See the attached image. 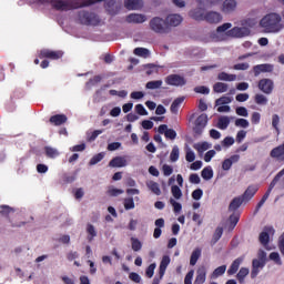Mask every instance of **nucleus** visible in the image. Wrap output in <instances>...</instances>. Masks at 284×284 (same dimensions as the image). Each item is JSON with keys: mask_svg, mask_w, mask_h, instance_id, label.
Wrapping results in <instances>:
<instances>
[{"mask_svg": "<svg viewBox=\"0 0 284 284\" xmlns=\"http://www.w3.org/2000/svg\"><path fill=\"white\" fill-rule=\"evenodd\" d=\"M103 0H42V3H49L54 10L68 12V10H79V8H88Z\"/></svg>", "mask_w": 284, "mask_h": 284, "instance_id": "1", "label": "nucleus"}, {"mask_svg": "<svg viewBox=\"0 0 284 284\" xmlns=\"http://www.w3.org/2000/svg\"><path fill=\"white\" fill-rule=\"evenodd\" d=\"M260 26L265 29V32L276 34L284 28L283 18L278 13H268L261 19Z\"/></svg>", "mask_w": 284, "mask_h": 284, "instance_id": "2", "label": "nucleus"}, {"mask_svg": "<svg viewBox=\"0 0 284 284\" xmlns=\"http://www.w3.org/2000/svg\"><path fill=\"white\" fill-rule=\"evenodd\" d=\"M277 183L280 185V190H284V168L271 181L267 191L265 192V194L262 196L261 201L256 205V209H255L256 212L261 210L262 205H265V201L270 199V195L272 194V191L274 190V187H276Z\"/></svg>", "mask_w": 284, "mask_h": 284, "instance_id": "3", "label": "nucleus"}, {"mask_svg": "<svg viewBox=\"0 0 284 284\" xmlns=\"http://www.w3.org/2000/svg\"><path fill=\"white\" fill-rule=\"evenodd\" d=\"M77 23L80 26H99L101 23V18L97 16V13L88 10L78 11Z\"/></svg>", "mask_w": 284, "mask_h": 284, "instance_id": "4", "label": "nucleus"}, {"mask_svg": "<svg viewBox=\"0 0 284 284\" xmlns=\"http://www.w3.org/2000/svg\"><path fill=\"white\" fill-rule=\"evenodd\" d=\"M150 29L156 34H168L170 32V24L161 17H154L149 22Z\"/></svg>", "mask_w": 284, "mask_h": 284, "instance_id": "5", "label": "nucleus"}, {"mask_svg": "<svg viewBox=\"0 0 284 284\" xmlns=\"http://www.w3.org/2000/svg\"><path fill=\"white\" fill-rule=\"evenodd\" d=\"M170 255H164L161 260L160 267H159V276L153 278L152 284H161L163 281V276H165V270H168V265H170Z\"/></svg>", "mask_w": 284, "mask_h": 284, "instance_id": "6", "label": "nucleus"}, {"mask_svg": "<svg viewBox=\"0 0 284 284\" xmlns=\"http://www.w3.org/2000/svg\"><path fill=\"white\" fill-rule=\"evenodd\" d=\"M207 125V114L202 113L199 115L195 120L193 132L196 136H201L203 134V131L205 130V126Z\"/></svg>", "mask_w": 284, "mask_h": 284, "instance_id": "7", "label": "nucleus"}, {"mask_svg": "<svg viewBox=\"0 0 284 284\" xmlns=\"http://www.w3.org/2000/svg\"><path fill=\"white\" fill-rule=\"evenodd\" d=\"M39 59H50L51 61H59L63 58V51H52L50 49H42L38 54Z\"/></svg>", "mask_w": 284, "mask_h": 284, "instance_id": "8", "label": "nucleus"}, {"mask_svg": "<svg viewBox=\"0 0 284 284\" xmlns=\"http://www.w3.org/2000/svg\"><path fill=\"white\" fill-rule=\"evenodd\" d=\"M166 85H173L175 88L183 87L187 81L183 75L170 74L164 79Z\"/></svg>", "mask_w": 284, "mask_h": 284, "instance_id": "9", "label": "nucleus"}, {"mask_svg": "<svg viewBox=\"0 0 284 284\" xmlns=\"http://www.w3.org/2000/svg\"><path fill=\"white\" fill-rule=\"evenodd\" d=\"M226 36L234 39H243V37L250 36V29L246 27H234L226 32Z\"/></svg>", "mask_w": 284, "mask_h": 284, "instance_id": "10", "label": "nucleus"}, {"mask_svg": "<svg viewBox=\"0 0 284 284\" xmlns=\"http://www.w3.org/2000/svg\"><path fill=\"white\" fill-rule=\"evenodd\" d=\"M258 90L264 94H272L274 92V81L272 79H262L257 84Z\"/></svg>", "mask_w": 284, "mask_h": 284, "instance_id": "11", "label": "nucleus"}, {"mask_svg": "<svg viewBox=\"0 0 284 284\" xmlns=\"http://www.w3.org/2000/svg\"><path fill=\"white\" fill-rule=\"evenodd\" d=\"M237 6L236 0H224L221 10L224 14H232V12L236 11Z\"/></svg>", "mask_w": 284, "mask_h": 284, "instance_id": "12", "label": "nucleus"}, {"mask_svg": "<svg viewBox=\"0 0 284 284\" xmlns=\"http://www.w3.org/2000/svg\"><path fill=\"white\" fill-rule=\"evenodd\" d=\"M159 134H164L165 139H170V141H174L176 139V131L174 129H168V124H161L158 128Z\"/></svg>", "mask_w": 284, "mask_h": 284, "instance_id": "13", "label": "nucleus"}, {"mask_svg": "<svg viewBox=\"0 0 284 284\" xmlns=\"http://www.w3.org/2000/svg\"><path fill=\"white\" fill-rule=\"evenodd\" d=\"M257 192H258V186L250 185V186H247L245 192L240 196L244 200L245 203H250V201H252V199H254V196Z\"/></svg>", "mask_w": 284, "mask_h": 284, "instance_id": "14", "label": "nucleus"}, {"mask_svg": "<svg viewBox=\"0 0 284 284\" xmlns=\"http://www.w3.org/2000/svg\"><path fill=\"white\" fill-rule=\"evenodd\" d=\"M204 21H206V23H221L223 16L216 11H209L204 14Z\"/></svg>", "mask_w": 284, "mask_h": 284, "instance_id": "15", "label": "nucleus"}, {"mask_svg": "<svg viewBox=\"0 0 284 284\" xmlns=\"http://www.w3.org/2000/svg\"><path fill=\"white\" fill-rule=\"evenodd\" d=\"M239 161H241V155L239 154L231 155L229 159H225L222 162V170L227 172L229 170L232 169V165H234V163H239Z\"/></svg>", "mask_w": 284, "mask_h": 284, "instance_id": "16", "label": "nucleus"}, {"mask_svg": "<svg viewBox=\"0 0 284 284\" xmlns=\"http://www.w3.org/2000/svg\"><path fill=\"white\" fill-rule=\"evenodd\" d=\"M270 234H274V227L265 226L264 231L260 233L258 241L262 245H267L270 243Z\"/></svg>", "mask_w": 284, "mask_h": 284, "instance_id": "17", "label": "nucleus"}, {"mask_svg": "<svg viewBox=\"0 0 284 284\" xmlns=\"http://www.w3.org/2000/svg\"><path fill=\"white\" fill-rule=\"evenodd\" d=\"M126 23H145L148 21V18L145 14L141 13H130L125 18Z\"/></svg>", "mask_w": 284, "mask_h": 284, "instance_id": "18", "label": "nucleus"}, {"mask_svg": "<svg viewBox=\"0 0 284 284\" xmlns=\"http://www.w3.org/2000/svg\"><path fill=\"white\" fill-rule=\"evenodd\" d=\"M265 267V262H262L261 260H253L252 262V271H251V278H256L258 276V273L261 270Z\"/></svg>", "mask_w": 284, "mask_h": 284, "instance_id": "19", "label": "nucleus"}, {"mask_svg": "<svg viewBox=\"0 0 284 284\" xmlns=\"http://www.w3.org/2000/svg\"><path fill=\"white\" fill-rule=\"evenodd\" d=\"M165 20L169 28H176V26H181V23H183V17L176 13L168 16Z\"/></svg>", "mask_w": 284, "mask_h": 284, "instance_id": "20", "label": "nucleus"}, {"mask_svg": "<svg viewBox=\"0 0 284 284\" xmlns=\"http://www.w3.org/2000/svg\"><path fill=\"white\" fill-rule=\"evenodd\" d=\"M271 159H276V161H284V143L280 144L278 146H275L270 152Z\"/></svg>", "mask_w": 284, "mask_h": 284, "instance_id": "21", "label": "nucleus"}, {"mask_svg": "<svg viewBox=\"0 0 284 284\" xmlns=\"http://www.w3.org/2000/svg\"><path fill=\"white\" fill-rule=\"evenodd\" d=\"M253 72L255 77H258L261 72H274V64H268V63L257 64L253 67Z\"/></svg>", "mask_w": 284, "mask_h": 284, "instance_id": "22", "label": "nucleus"}, {"mask_svg": "<svg viewBox=\"0 0 284 284\" xmlns=\"http://www.w3.org/2000/svg\"><path fill=\"white\" fill-rule=\"evenodd\" d=\"M49 123H51V125H55V126L63 125L64 123H68V115H65V114L52 115L49 119Z\"/></svg>", "mask_w": 284, "mask_h": 284, "instance_id": "23", "label": "nucleus"}, {"mask_svg": "<svg viewBox=\"0 0 284 284\" xmlns=\"http://www.w3.org/2000/svg\"><path fill=\"white\" fill-rule=\"evenodd\" d=\"M207 278V268L205 266L199 267L196 271V277L193 284H203Z\"/></svg>", "mask_w": 284, "mask_h": 284, "instance_id": "24", "label": "nucleus"}, {"mask_svg": "<svg viewBox=\"0 0 284 284\" xmlns=\"http://www.w3.org/2000/svg\"><path fill=\"white\" fill-rule=\"evenodd\" d=\"M128 160L124 156H115L109 162V168H125Z\"/></svg>", "mask_w": 284, "mask_h": 284, "instance_id": "25", "label": "nucleus"}, {"mask_svg": "<svg viewBox=\"0 0 284 284\" xmlns=\"http://www.w3.org/2000/svg\"><path fill=\"white\" fill-rule=\"evenodd\" d=\"M244 258L243 257H237L235 258L230 268L227 270V275L229 276H234V274H236V272H239V267H241V263H243Z\"/></svg>", "mask_w": 284, "mask_h": 284, "instance_id": "26", "label": "nucleus"}, {"mask_svg": "<svg viewBox=\"0 0 284 284\" xmlns=\"http://www.w3.org/2000/svg\"><path fill=\"white\" fill-rule=\"evenodd\" d=\"M105 10L111 17H114L119 14L120 8L119 6H116V2H114L113 0H109L105 2Z\"/></svg>", "mask_w": 284, "mask_h": 284, "instance_id": "27", "label": "nucleus"}, {"mask_svg": "<svg viewBox=\"0 0 284 284\" xmlns=\"http://www.w3.org/2000/svg\"><path fill=\"white\" fill-rule=\"evenodd\" d=\"M189 17L191 19H194L195 21H204L205 20V13H203V9L196 8L189 12Z\"/></svg>", "mask_w": 284, "mask_h": 284, "instance_id": "28", "label": "nucleus"}, {"mask_svg": "<svg viewBox=\"0 0 284 284\" xmlns=\"http://www.w3.org/2000/svg\"><path fill=\"white\" fill-rule=\"evenodd\" d=\"M243 203L245 202L241 195L234 197L229 205V212H236V210H239Z\"/></svg>", "mask_w": 284, "mask_h": 284, "instance_id": "29", "label": "nucleus"}, {"mask_svg": "<svg viewBox=\"0 0 284 284\" xmlns=\"http://www.w3.org/2000/svg\"><path fill=\"white\" fill-rule=\"evenodd\" d=\"M183 101H185V98L180 97L172 102L170 108V111L172 112V114H179V108H181V103H183Z\"/></svg>", "mask_w": 284, "mask_h": 284, "instance_id": "30", "label": "nucleus"}, {"mask_svg": "<svg viewBox=\"0 0 284 284\" xmlns=\"http://www.w3.org/2000/svg\"><path fill=\"white\" fill-rule=\"evenodd\" d=\"M124 8L126 10H139L141 8V0H125Z\"/></svg>", "mask_w": 284, "mask_h": 284, "instance_id": "31", "label": "nucleus"}, {"mask_svg": "<svg viewBox=\"0 0 284 284\" xmlns=\"http://www.w3.org/2000/svg\"><path fill=\"white\" fill-rule=\"evenodd\" d=\"M44 154L48 156V159H57L61 155L59 150L52 148V146H44Z\"/></svg>", "mask_w": 284, "mask_h": 284, "instance_id": "32", "label": "nucleus"}, {"mask_svg": "<svg viewBox=\"0 0 284 284\" xmlns=\"http://www.w3.org/2000/svg\"><path fill=\"white\" fill-rule=\"evenodd\" d=\"M221 236H223V226H217L213 233L211 245H216L221 241Z\"/></svg>", "mask_w": 284, "mask_h": 284, "instance_id": "33", "label": "nucleus"}, {"mask_svg": "<svg viewBox=\"0 0 284 284\" xmlns=\"http://www.w3.org/2000/svg\"><path fill=\"white\" fill-rule=\"evenodd\" d=\"M201 248H194L190 257V265L194 266L196 263H199V260L201 258Z\"/></svg>", "mask_w": 284, "mask_h": 284, "instance_id": "34", "label": "nucleus"}, {"mask_svg": "<svg viewBox=\"0 0 284 284\" xmlns=\"http://www.w3.org/2000/svg\"><path fill=\"white\" fill-rule=\"evenodd\" d=\"M133 54H135V57H142V59H148V57H150V50L138 47L133 50Z\"/></svg>", "mask_w": 284, "mask_h": 284, "instance_id": "35", "label": "nucleus"}, {"mask_svg": "<svg viewBox=\"0 0 284 284\" xmlns=\"http://www.w3.org/2000/svg\"><path fill=\"white\" fill-rule=\"evenodd\" d=\"M227 84L226 83H223V82H216L214 85H213V91L216 93V94H223V92H227Z\"/></svg>", "mask_w": 284, "mask_h": 284, "instance_id": "36", "label": "nucleus"}, {"mask_svg": "<svg viewBox=\"0 0 284 284\" xmlns=\"http://www.w3.org/2000/svg\"><path fill=\"white\" fill-rule=\"evenodd\" d=\"M226 271L227 265H221L212 272L211 278H219V276H223V274H225Z\"/></svg>", "mask_w": 284, "mask_h": 284, "instance_id": "37", "label": "nucleus"}, {"mask_svg": "<svg viewBox=\"0 0 284 284\" xmlns=\"http://www.w3.org/2000/svg\"><path fill=\"white\" fill-rule=\"evenodd\" d=\"M219 81H236V74H230L227 72H220L217 74Z\"/></svg>", "mask_w": 284, "mask_h": 284, "instance_id": "38", "label": "nucleus"}, {"mask_svg": "<svg viewBox=\"0 0 284 284\" xmlns=\"http://www.w3.org/2000/svg\"><path fill=\"white\" fill-rule=\"evenodd\" d=\"M201 176L202 179H204V181H210L214 176V171L212 170V168L206 166L202 170Z\"/></svg>", "mask_w": 284, "mask_h": 284, "instance_id": "39", "label": "nucleus"}, {"mask_svg": "<svg viewBox=\"0 0 284 284\" xmlns=\"http://www.w3.org/2000/svg\"><path fill=\"white\" fill-rule=\"evenodd\" d=\"M87 233L89 234L88 235L89 243H92V241H94V239L97 236V229H94V225L88 224L87 225Z\"/></svg>", "mask_w": 284, "mask_h": 284, "instance_id": "40", "label": "nucleus"}, {"mask_svg": "<svg viewBox=\"0 0 284 284\" xmlns=\"http://www.w3.org/2000/svg\"><path fill=\"white\" fill-rule=\"evenodd\" d=\"M146 185L149 190L153 192V194H155L156 196H161V186H159V183L151 181Z\"/></svg>", "mask_w": 284, "mask_h": 284, "instance_id": "41", "label": "nucleus"}, {"mask_svg": "<svg viewBox=\"0 0 284 284\" xmlns=\"http://www.w3.org/2000/svg\"><path fill=\"white\" fill-rule=\"evenodd\" d=\"M241 216L239 214H232L229 217L230 221V226H229V231L232 232V230H234V227H236V225H239V221H240Z\"/></svg>", "mask_w": 284, "mask_h": 284, "instance_id": "42", "label": "nucleus"}, {"mask_svg": "<svg viewBox=\"0 0 284 284\" xmlns=\"http://www.w3.org/2000/svg\"><path fill=\"white\" fill-rule=\"evenodd\" d=\"M230 125V118L229 116H222L217 121V128L220 130H227Z\"/></svg>", "mask_w": 284, "mask_h": 284, "instance_id": "43", "label": "nucleus"}, {"mask_svg": "<svg viewBox=\"0 0 284 284\" xmlns=\"http://www.w3.org/2000/svg\"><path fill=\"white\" fill-rule=\"evenodd\" d=\"M163 85V80L149 81L145 85L146 90H159Z\"/></svg>", "mask_w": 284, "mask_h": 284, "instance_id": "44", "label": "nucleus"}, {"mask_svg": "<svg viewBox=\"0 0 284 284\" xmlns=\"http://www.w3.org/2000/svg\"><path fill=\"white\" fill-rule=\"evenodd\" d=\"M247 274H250V270L247 267H242L236 275L239 283H245V276H247Z\"/></svg>", "mask_w": 284, "mask_h": 284, "instance_id": "45", "label": "nucleus"}, {"mask_svg": "<svg viewBox=\"0 0 284 284\" xmlns=\"http://www.w3.org/2000/svg\"><path fill=\"white\" fill-rule=\"evenodd\" d=\"M131 247L133 252H141L143 243H141L140 240L136 237H131Z\"/></svg>", "mask_w": 284, "mask_h": 284, "instance_id": "46", "label": "nucleus"}, {"mask_svg": "<svg viewBox=\"0 0 284 284\" xmlns=\"http://www.w3.org/2000/svg\"><path fill=\"white\" fill-rule=\"evenodd\" d=\"M254 101L256 105H267V97H265L264 94H261V93L255 94Z\"/></svg>", "mask_w": 284, "mask_h": 284, "instance_id": "47", "label": "nucleus"}, {"mask_svg": "<svg viewBox=\"0 0 284 284\" xmlns=\"http://www.w3.org/2000/svg\"><path fill=\"white\" fill-rule=\"evenodd\" d=\"M105 158V153H98L92 156V159L89 162V165H97V163H101L103 159Z\"/></svg>", "mask_w": 284, "mask_h": 284, "instance_id": "48", "label": "nucleus"}, {"mask_svg": "<svg viewBox=\"0 0 284 284\" xmlns=\"http://www.w3.org/2000/svg\"><path fill=\"white\" fill-rule=\"evenodd\" d=\"M278 123H281V118L278 116V114H273L272 115V128L275 129L277 134H281V129L278 128Z\"/></svg>", "mask_w": 284, "mask_h": 284, "instance_id": "49", "label": "nucleus"}, {"mask_svg": "<svg viewBox=\"0 0 284 284\" xmlns=\"http://www.w3.org/2000/svg\"><path fill=\"white\" fill-rule=\"evenodd\" d=\"M11 212H14V209H12L9 205H0V214L1 216H10Z\"/></svg>", "mask_w": 284, "mask_h": 284, "instance_id": "50", "label": "nucleus"}, {"mask_svg": "<svg viewBox=\"0 0 284 284\" xmlns=\"http://www.w3.org/2000/svg\"><path fill=\"white\" fill-rule=\"evenodd\" d=\"M179 155H180L179 148L174 145L170 154V161H172V163H176Z\"/></svg>", "mask_w": 284, "mask_h": 284, "instance_id": "51", "label": "nucleus"}, {"mask_svg": "<svg viewBox=\"0 0 284 284\" xmlns=\"http://www.w3.org/2000/svg\"><path fill=\"white\" fill-rule=\"evenodd\" d=\"M171 193L174 196V199L179 200L181 199V196H183V192L181 191V187H179L178 185H173L171 187Z\"/></svg>", "mask_w": 284, "mask_h": 284, "instance_id": "52", "label": "nucleus"}, {"mask_svg": "<svg viewBox=\"0 0 284 284\" xmlns=\"http://www.w3.org/2000/svg\"><path fill=\"white\" fill-rule=\"evenodd\" d=\"M194 149L197 150V152H205L210 150V143L202 142V143L194 144Z\"/></svg>", "mask_w": 284, "mask_h": 284, "instance_id": "53", "label": "nucleus"}, {"mask_svg": "<svg viewBox=\"0 0 284 284\" xmlns=\"http://www.w3.org/2000/svg\"><path fill=\"white\" fill-rule=\"evenodd\" d=\"M216 105H227L230 103H232V98L230 97H221L215 101Z\"/></svg>", "mask_w": 284, "mask_h": 284, "instance_id": "54", "label": "nucleus"}, {"mask_svg": "<svg viewBox=\"0 0 284 284\" xmlns=\"http://www.w3.org/2000/svg\"><path fill=\"white\" fill-rule=\"evenodd\" d=\"M235 125L236 128H250V121L243 119V118H239L235 120Z\"/></svg>", "mask_w": 284, "mask_h": 284, "instance_id": "55", "label": "nucleus"}, {"mask_svg": "<svg viewBox=\"0 0 284 284\" xmlns=\"http://www.w3.org/2000/svg\"><path fill=\"white\" fill-rule=\"evenodd\" d=\"M270 260L274 261L276 265H283V262L281 261V255L277 252H272L270 254Z\"/></svg>", "mask_w": 284, "mask_h": 284, "instance_id": "56", "label": "nucleus"}, {"mask_svg": "<svg viewBox=\"0 0 284 284\" xmlns=\"http://www.w3.org/2000/svg\"><path fill=\"white\" fill-rule=\"evenodd\" d=\"M124 210H134V199L133 197L124 199Z\"/></svg>", "mask_w": 284, "mask_h": 284, "instance_id": "57", "label": "nucleus"}, {"mask_svg": "<svg viewBox=\"0 0 284 284\" xmlns=\"http://www.w3.org/2000/svg\"><path fill=\"white\" fill-rule=\"evenodd\" d=\"M194 92H196V94H210V88L205 85L195 87Z\"/></svg>", "mask_w": 284, "mask_h": 284, "instance_id": "58", "label": "nucleus"}, {"mask_svg": "<svg viewBox=\"0 0 284 284\" xmlns=\"http://www.w3.org/2000/svg\"><path fill=\"white\" fill-rule=\"evenodd\" d=\"M154 270H156V264L152 263L148 266L145 274L148 276V278H152V276H154Z\"/></svg>", "mask_w": 284, "mask_h": 284, "instance_id": "59", "label": "nucleus"}, {"mask_svg": "<svg viewBox=\"0 0 284 284\" xmlns=\"http://www.w3.org/2000/svg\"><path fill=\"white\" fill-rule=\"evenodd\" d=\"M235 112L237 114V116H248L250 113L247 112V109L245 106H237L235 109Z\"/></svg>", "mask_w": 284, "mask_h": 284, "instance_id": "60", "label": "nucleus"}, {"mask_svg": "<svg viewBox=\"0 0 284 284\" xmlns=\"http://www.w3.org/2000/svg\"><path fill=\"white\" fill-rule=\"evenodd\" d=\"M233 70H250V63L242 62L233 65Z\"/></svg>", "mask_w": 284, "mask_h": 284, "instance_id": "61", "label": "nucleus"}, {"mask_svg": "<svg viewBox=\"0 0 284 284\" xmlns=\"http://www.w3.org/2000/svg\"><path fill=\"white\" fill-rule=\"evenodd\" d=\"M233 143H234V138H232V136H226V138H224V140L222 141V148H230V146H232Z\"/></svg>", "mask_w": 284, "mask_h": 284, "instance_id": "62", "label": "nucleus"}, {"mask_svg": "<svg viewBox=\"0 0 284 284\" xmlns=\"http://www.w3.org/2000/svg\"><path fill=\"white\" fill-rule=\"evenodd\" d=\"M108 194H109V196H119V195L123 194V190L111 187L108 190Z\"/></svg>", "mask_w": 284, "mask_h": 284, "instance_id": "63", "label": "nucleus"}, {"mask_svg": "<svg viewBox=\"0 0 284 284\" xmlns=\"http://www.w3.org/2000/svg\"><path fill=\"white\" fill-rule=\"evenodd\" d=\"M278 250L282 254V256H284V234L282 236H280L278 240Z\"/></svg>", "mask_w": 284, "mask_h": 284, "instance_id": "64", "label": "nucleus"}]
</instances>
